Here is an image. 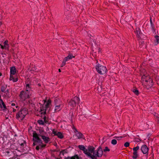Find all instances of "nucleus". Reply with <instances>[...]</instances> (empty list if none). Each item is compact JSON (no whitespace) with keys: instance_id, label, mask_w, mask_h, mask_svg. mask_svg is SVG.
Wrapping results in <instances>:
<instances>
[{"instance_id":"obj_3","label":"nucleus","mask_w":159,"mask_h":159,"mask_svg":"<svg viewBox=\"0 0 159 159\" xmlns=\"http://www.w3.org/2000/svg\"><path fill=\"white\" fill-rule=\"evenodd\" d=\"M31 94V93H28V92L22 91L20 92L19 96L20 99L22 100L25 101L26 99L30 98Z\"/></svg>"},{"instance_id":"obj_15","label":"nucleus","mask_w":159,"mask_h":159,"mask_svg":"<svg viewBox=\"0 0 159 159\" xmlns=\"http://www.w3.org/2000/svg\"><path fill=\"white\" fill-rule=\"evenodd\" d=\"M75 56H74L72 54L69 53L68 56L65 57L64 59L66 61L69 60L73 58H75Z\"/></svg>"},{"instance_id":"obj_29","label":"nucleus","mask_w":159,"mask_h":159,"mask_svg":"<svg viewBox=\"0 0 159 159\" xmlns=\"http://www.w3.org/2000/svg\"><path fill=\"white\" fill-rule=\"evenodd\" d=\"M97 51L96 49H93V51L95 53H99L100 52V49L98 48V47L97 48Z\"/></svg>"},{"instance_id":"obj_24","label":"nucleus","mask_w":159,"mask_h":159,"mask_svg":"<svg viewBox=\"0 0 159 159\" xmlns=\"http://www.w3.org/2000/svg\"><path fill=\"white\" fill-rule=\"evenodd\" d=\"M1 104L2 107V110L3 111H5L7 109V107L2 100L1 102Z\"/></svg>"},{"instance_id":"obj_25","label":"nucleus","mask_w":159,"mask_h":159,"mask_svg":"<svg viewBox=\"0 0 159 159\" xmlns=\"http://www.w3.org/2000/svg\"><path fill=\"white\" fill-rule=\"evenodd\" d=\"M150 22L151 26V27L152 28V29L153 31L154 32H155L156 30H155V28L154 25L153 24V23L152 22L151 18L150 19Z\"/></svg>"},{"instance_id":"obj_5","label":"nucleus","mask_w":159,"mask_h":159,"mask_svg":"<svg viewBox=\"0 0 159 159\" xmlns=\"http://www.w3.org/2000/svg\"><path fill=\"white\" fill-rule=\"evenodd\" d=\"M80 99L77 96L75 97L69 102V105L74 107L76 106V104L80 103Z\"/></svg>"},{"instance_id":"obj_55","label":"nucleus","mask_w":159,"mask_h":159,"mask_svg":"<svg viewBox=\"0 0 159 159\" xmlns=\"http://www.w3.org/2000/svg\"><path fill=\"white\" fill-rule=\"evenodd\" d=\"M18 107L17 106H16V108H17Z\"/></svg>"},{"instance_id":"obj_16","label":"nucleus","mask_w":159,"mask_h":159,"mask_svg":"<svg viewBox=\"0 0 159 159\" xmlns=\"http://www.w3.org/2000/svg\"><path fill=\"white\" fill-rule=\"evenodd\" d=\"M51 103V101L50 99H48L47 102L46 104L45 105V107L44 109L45 111L44 113H46V110L49 107V105Z\"/></svg>"},{"instance_id":"obj_32","label":"nucleus","mask_w":159,"mask_h":159,"mask_svg":"<svg viewBox=\"0 0 159 159\" xmlns=\"http://www.w3.org/2000/svg\"><path fill=\"white\" fill-rule=\"evenodd\" d=\"M43 121L44 122V123H46V124H49V121L48 120H46V118L45 116H44L43 117Z\"/></svg>"},{"instance_id":"obj_35","label":"nucleus","mask_w":159,"mask_h":159,"mask_svg":"<svg viewBox=\"0 0 159 159\" xmlns=\"http://www.w3.org/2000/svg\"><path fill=\"white\" fill-rule=\"evenodd\" d=\"M66 61L64 59L63 61L61 64V67H63V66H64L66 65Z\"/></svg>"},{"instance_id":"obj_23","label":"nucleus","mask_w":159,"mask_h":159,"mask_svg":"<svg viewBox=\"0 0 159 159\" xmlns=\"http://www.w3.org/2000/svg\"><path fill=\"white\" fill-rule=\"evenodd\" d=\"M4 45L5 48L6 49L8 50L9 48V45L8 44V41L6 40L3 43Z\"/></svg>"},{"instance_id":"obj_28","label":"nucleus","mask_w":159,"mask_h":159,"mask_svg":"<svg viewBox=\"0 0 159 159\" xmlns=\"http://www.w3.org/2000/svg\"><path fill=\"white\" fill-rule=\"evenodd\" d=\"M38 123L41 125H44V122L42 120H39L38 121Z\"/></svg>"},{"instance_id":"obj_30","label":"nucleus","mask_w":159,"mask_h":159,"mask_svg":"<svg viewBox=\"0 0 159 159\" xmlns=\"http://www.w3.org/2000/svg\"><path fill=\"white\" fill-rule=\"evenodd\" d=\"M117 143V141L115 139H113L111 141V143L113 145H116Z\"/></svg>"},{"instance_id":"obj_38","label":"nucleus","mask_w":159,"mask_h":159,"mask_svg":"<svg viewBox=\"0 0 159 159\" xmlns=\"http://www.w3.org/2000/svg\"><path fill=\"white\" fill-rule=\"evenodd\" d=\"M9 80H13H13H14V79L13 77V76L11 75H10V77L9 78Z\"/></svg>"},{"instance_id":"obj_40","label":"nucleus","mask_w":159,"mask_h":159,"mask_svg":"<svg viewBox=\"0 0 159 159\" xmlns=\"http://www.w3.org/2000/svg\"><path fill=\"white\" fill-rule=\"evenodd\" d=\"M64 150L60 152V154H62V155H64Z\"/></svg>"},{"instance_id":"obj_54","label":"nucleus","mask_w":159,"mask_h":159,"mask_svg":"<svg viewBox=\"0 0 159 159\" xmlns=\"http://www.w3.org/2000/svg\"><path fill=\"white\" fill-rule=\"evenodd\" d=\"M38 85H39V86H40V85L39 84Z\"/></svg>"},{"instance_id":"obj_1","label":"nucleus","mask_w":159,"mask_h":159,"mask_svg":"<svg viewBox=\"0 0 159 159\" xmlns=\"http://www.w3.org/2000/svg\"><path fill=\"white\" fill-rule=\"evenodd\" d=\"M89 153L88 157L92 159H98V158L101 157L103 154V151L101 146L95 150V148L92 146H89L88 148Z\"/></svg>"},{"instance_id":"obj_9","label":"nucleus","mask_w":159,"mask_h":159,"mask_svg":"<svg viewBox=\"0 0 159 159\" xmlns=\"http://www.w3.org/2000/svg\"><path fill=\"white\" fill-rule=\"evenodd\" d=\"M142 82L143 84L152 79L150 76L147 74L143 75L141 77Z\"/></svg>"},{"instance_id":"obj_34","label":"nucleus","mask_w":159,"mask_h":159,"mask_svg":"<svg viewBox=\"0 0 159 159\" xmlns=\"http://www.w3.org/2000/svg\"><path fill=\"white\" fill-rule=\"evenodd\" d=\"M11 148L14 150H16L17 149V147L14 145H12L11 146Z\"/></svg>"},{"instance_id":"obj_56","label":"nucleus","mask_w":159,"mask_h":159,"mask_svg":"<svg viewBox=\"0 0 159 159\" xmlns=\"http://www.w3.org/2000/svg\"><path fill=\"white\" fill-rule=\"evenodd\" d=\"M142 159V158H141V159Z\"/></svg>"},{"instance_id":"obj_57","label":"nucleus","mask_w":159,"mask_h":159,"mask_svg":"<svg viewBox=\"0 0 159 159\" xmlns=\"http://www.w3.org/2000/svg\"><path fill=\"white\" fill-rule=\"evenodd\" d=\"M9 159H11L10 158H9Z\"/></svg>"},{"instance_id":"obj_26","label":"nucleus","mask_w":159,"mask_h":159,"mask_svg":"<svg viewBox=\"0 0 159 159\" xmlns=\"http://www.w3.org/2000/svg\"><path fill=\"white\" fill-rule=\"evenodd\" d=\"M132 91L137 95H138L139 94V91L136 88L133 89Z\"/></svg>"},{"instance_id":"obj_37","label":"nucleus","mask_w":159,"mask_h":159,"mask_svg":"<svg viewBox=\"0 0 159 159\" xmlns=\"http://www.w3.org/2000/svg\"><path fill=\"white\" fill-rule=\"evenodd\" d=\"M124 145L125 147H127L129 146V142H126L125 143Z\"/></svg>"},{"instance_id":"obj_51","label":"nucleus","mask_w":159,"mask_h":159,"mask_svg":"<svg viewBox=\"0 0 159 159\" xmlns=\"http://www.w3.org/2000/svg\"><path fill=\"white\" fill-rule=\"evenodd\" d=\"M2 74L1 73H0V76H2Z\"/></svg>"},{"instance_id":"obj_41","label":"nucleus","mask_w":159,"mask_h":159,"mask_svg":"<svg viewBox=\"0 0 159 159\" xmlns=\"http://www.w3.org/2000/svg\"><path fill=\"white\" fill-rule=\"evenodd\" d=\"M0 46H1V48L2 49H5V47H4V46H3L2 45H1V44H0Z\"/></svg>"},{"instance_id":"obj_52","label":"nucleus","mask_w":159,"mask_h":159,"mask_svg":"<svg viewBox=\"0 0 159 159\" xmlns=\"http://www.w3.org/2000/svg\"><path fill=\"white\" fill-rule=\"evenodd\" d=\"M2 24V23L1 22H0V25H1Z\"/></svg>"},{"instance_id":"obj_2","label":"nucleus","mask_w":159,"mask_h":159,"mask_svg":"<svg viewBox=\"0 0 159 159\" xmlns=\"http://www.w3.org/2000/svg\"><path fill=\"white\" fill-rule=\"evenodd\" d=\"M28 114L27 109L26 108H21L16 114V118L19 120L22 121Z\"/></svg>"},{"instance_id":"obj_39","label":"nucleus","mask_w":159,"mask_h":159,"mask_svg":"<svg viewBox=\"0 0 159 159\" xmlns=\"http://www.w3.org/2000/svg\"><path fill=\"white\" fill-rule=\"evenodd\" d=\"M42 145L39 144V146H40L41 148H44L46 146V144H43L42 143V144H41Z\"/></svg>"},{"instance_id":"obj_4","label":"nucleus","mask_w":159,"mask_h":159,"mask_svg":"<svg viewBox=\"0 0 159 159\" xmlns=\"http://www.w3.org/2000/svg\"><path fill=\"white\" fill-rule=\"evenodd\" d=\"M97 72L101 74H105L107 71V69L105 66L100 65L99 64H97L96 67Z\"/></svg>"},{"instance_id":"obj_48","label":"nucleus","mask_w":159,"mask_h":159,"mask_svg":"<svg viewBox=\"0 0 159 159\" xmlns=\"http://www.w3.org/2000/svg\"><path fill=\"white\" fill-rule=\"evenodd\" d=\"M16 111V109H13V111L15 112Z\"/></svg>"},{"instance_id":"obj_21","label":"nucleus","mask_w":159,"mask_h":159,"mask_svg":"<svg viewBox=\"0 0 159 159\" xmlns=\"http://www.w3.org/2000/svg\"><path fill=\"white\" fill-rule=\"evenodd\" d=\"M16 72V69L14 66L12 67L10 69V75H15Z\"/></svg>"},{"instance_id":"obj_43","label":"nucleus","mask_w":159,"mask_h":159,"mask_svg":"<svg viewBox=\"0 0 159 159\" xmlns=\"http://www.w3.org/2000/svg\"><path fill=\"white\" fill-rule=\"evenodd\" d=\"M36 149L37 150H39V146H37L36 147Z\"/></svg>"},{"instance_id":"obj_7","label":"nucleus","mask_w":159,"mask_h":159,"mask_svg":"<svg viewBox=\"0 0 159 159\" xmlns=\"http://www.w3.org/2000/svg\"><path fill=\"white\" fill-rule=\"evenodd\" d=\"M78 148H80V150H82L83 151L84 153L88 157L89 152L88 148L89 146L87 148H85L84 146L83 145H79L78 146Z\"/></svg>"},{"instance_id":"obj_13","label":"nucleus","mask_w":159,"mask_h":159,"mask_svg":"<svg viewBox=\"0 0 159 159\" xmlns=\"http://www.w3.org/2000/svg\"><path fill=\"white\" fill-rule=\"evenodd\" d=\"M55 106H63L62 102L59 99H56L54 100Z\"/></svg>"},{"instance_id":"obj_44","label":"nucleus","mask_w":159,"mask_h":159,"mask_svg":"<svg viewBox=\"0 0 159 159\" xmlns=\"http://www.w3.org/2000/svg\"><path fill=\"white\" fill-rule=\"evenodd\" d=\"M18 80V79L16 78V79H14V80H13V82H16Z\"/></svg>"},{"instance_id":"obj_46","label":"nucleus","mask_w":159,"mask_h":159,"mask_svg":"<svg viewBox=\"0 0 159 159\" xmlns=\"http://www.w3.org/2000/svg\"><path fill=\"white\" fill-rule=\"evenodd\" d=\"M36 143H37V142H34V143H33V145L34 146H35V145H37Z\"/></svg>"},{"instance_id":"obj_18","label":"nucleus","mask_w":159,"mask_h":159,"mask_svg":"<svg viewBox=\"0 0 159 159\" xmlns=\"http://www.w3.org/2000/svg\"><path fill=\"white\" fill-rule=\"evenodd\" d=\"M7 88V86L6 85H3L2 86L1 88V91L2 92H4L7 93H8V90H7L6 91L5 90Z\"/></svg>"},{"instance_id":"obj_19","label":"nucleus","mask_w":159,"mask_h":159,"mask_svg":"<svg viewBox=\"0 0 159 159\" xmlns=\"http://www.w3.org/2000/svg\"><path fill=\"white\" fill-rule=\"evenodd\" d=\"M25 91L28 92V93H32V92L31 90V88L30 87V85L29 84H26V89Z\"/></svg>"},{"instance_id":"obj_12","label":"nucleus","mask_w":159,"mask_h":159,"mask_svg":"<svg viewBox=\"0 0 159 159\" xmlns=\"http://www.w3.org/2000/svg\"><path fill=\"white\" fill-rule=\"evenodd\" d=\"M145 84L148 89H149L152 87L153 85V80L152 79H150V80H148L147 82L143 83Z\"/></svg>"},{"instance_id":"obj_8","label":"nucleus","mask_w":159,"mask_h":159,"mask_svg":"<svg viewBox=\"0 0 159 159\" xmlns=\"http://www.w3.org/2000/svg\"><path fill=\"white\" fill-rule=\"evenodd\" d=\"M139 147L138 146L133 148V150L134 151V152L133 153V155L132 156V158L133 159H136L138 157V155L137 151L139 149Z\"/></svg>"},{"instance_id":"obj_6","label":"nucleus","mask_w":159,"mask_h":159,"mask_svg":"<svg viewBox=\"0 0 159 159\" xmlns=\"http://www.w3.org/2000/svg\"><path fill=\"white\" fill-rule=\"evenodd\" d=\"M33 140L35 142H37L42 144V142L39 136V135L36 131H34L33 133Z\"/></svg>"},{"instance_id":"obj_36","label":"nucleus","mask_w":159,"mask_h":159,"mask_svg":"<svg viewBox=\"0 0 159 159\" xmlns=\"http://www.w3.org/2000/svg\"><path fill=\"white\" fill-rule=\"evenodd\" d=\"M123 137L122 136H120V137H117V136H115L114 138L116 139L117 140H120L121 138H123Z\"/></svg>"},{"instance_id":"obj_33","label":"nucleus","mask_w":159,"mask_h":159,"mask_svg":"<svg viewBox=\"0 0 159 159\" xmlns=\"http://www.w3.org/2000/svg\"><path fill=\"white\" fill-rule=\"evenodd\" d=\"M79 159V156L77 155H76L72 157L70 159Z\"/></svg>"},{"instance_id":"obj_11","label":"nucleus","mask_w":159,"mask_h":159,"mask_svg":"<svg viewBox=\"0 0 159 159\" xmlns=\"http://www.w3.org/2000/svg\"><path fill=\"white\" fill-rule=\"evenodd\" d=\"M52 133L55 135L57 136L60 139H62L63 138V136L61 132L56 131L54 129H53Z\"/></svg>"},{"instance_id":"obj_17","label":"nucleus","mask_w":159,"mask_h":159,"mask_svg":"<svg viewBox=\"0 0 159 159\" xmlns=\"http://www.w3.org/2000/svg\"><path fill=\"white\" fill-rule=\"evenodd\" d=\"M75 135L77 137L78 139H80L81 138H83V135L82 133L80 132H76Z\"/></svg>"},{"instance_id":"obj_49","label":"nucleus","mask_w":159,"mask_h":159,"mask_svg":"<svg viewBox=\"0 0 159 159\" xmlns=\"http://www.w3.org/2000/svg\"><path fill=\"white\" fill-rule=\"evenodd\" d=\"M58 71L60 72H61V70L60 69H58Z\"/></svg>"},{"instance_id":"obj_20","label":"nucleus","mask_w":159,"mask_h":159,"mask_svg":"<svg viewBox=\"0 0 159 159\" xmlns=\"http://www.w3.org/2000/svg\"><path fill=\"white\" fill-rule=\"evenodd\" d=\"M63 106H55L54 108V112H57L61 110Z\"/></svg>"},{"instance_id":"obj_10","label":"nucleus","mask_w":159,"mask_h":159,"mask_svg":"<svg viewBox=\"0 0 159 159\" xmlns=\"http://www.w3.org/2000/svg\"><path fill=\"white\" fill-rule=\"evenodd\" d=\"M141 150L144 154H148L149 149L146 145H143L141 147Z\"/></svg>"},{"instance_id":"obj_45","label":"nucleus","mask_w":159,"mask_h":159,"mask_svg":"<svg viewBox=\"0 0 159 159\" xmlns=\"http://www.w3.org/2000/svg\"><path fill=\"white\" fill-rule=\"evenodd\" d=\"M78 131L77 130V129L75 128V131H74V132L76 134V132H77Z\"/></svg>"},{"instance_id":"obj_22","label":"nucleus","mask_w":159,"mask_h":159,"mask_svg":"<svg viewBox=\"0 0 159 159\" xmlns=\"http://www.w3.org/2000/svg\"><path fill=\"white\" fill-rule=\"evenodd\" d=\"M155 38V45H157L159 43V36L157 35H156L154 36Z\"/></svg>"},{"instance_id":"obj_42","label":"nucleus","mask_w":159,"mask_h":159,"mask_svg":"<svg viewBox=\"0 0 159 159\" xmlns=\"http://www.w3.org/2000/svg\"><path fill=\"white\" fill-rule=\"evenodd\" d=\"M2 101V99H0V107L1 108H2V105L1 104V102Z\"/></svg>"},{"instance_id":"obj_50","label":"nucleus","mask_w":159,"mask_h":159,"mask_svg":"<svg viewBox=\"0 0 159 159\" xmlns=\"http://www.w3.org/2000/svg\"><path fill=\"white\" fill-rule=\"evenodd\" d=\"M23 143H21V144H20V145L21 146H23Z\"/></svg>"},{"instance_id":"obj_27","label":"nucleus","mask_w":159,"mask_h":159,"mask_svg":"<svg viewBox=\"0 0 159 159\" xmlns=\"http://www.w3.org/2000/svg\"><path fill=\"white\" fill-rule=\"evenodd\" d=\"M135 33L137 35L138 37H139L140 36V31L139 29H138V30H136V31L135 32Z\"/></svg>"},{"instance_id":"obj_53","label":"nucleus","mask_w":159,"mask_h":159,"mask_svg":"<svg viewBox=\"0 0 159 159\" xmlns=\"http://www.w3.org/2000/svg\"><path fill=\"white\" fill-rule=\"evenodd\" d=\"M0 99H1V96H0Z\"/></svg>"},{"instance_id":"obj_47","label":"nucleus","mask_w":159,"mask_h":159,"mask_svg":"<svg viewBox=\"0 0 159 159\" xmlns=\"http://www.w3.org/2000/svg\"><path fill=\"white\" fill-rule=\"evenodd\" d=\"M11 106H15V104L14 103H12L11 104Z\"/></svg>"},{"instance_id":"obj_14","label":"nucleus","mask_w":159,"mask_h":159,"mask_svg":"<svg viewBox=\"0 0 159 159\" xmlns=\"http://www.w3.org/2000/svg\"><path fill=\"white\" fill-rule=\"evenodd\" d=\"M39 136L42 137V139L46 143H48L50 140V139L49 137H47L45 136L41 135H39Z\"/></svg>"},{"instance_id":"obj_31","label":"nucleus","mask_w":159,"mask_h":159,"mask_svg":"<svg viewBox=\"0 0 159 159\" xmlns=\"http://www.w3.org/2000/svg\"><path fill=\"white\" fill-rule=\"evenodd\" d=\"M103 151L104 152H109L110 151V149L108 148L107 147H106L105 149H103Z\"/></svg>"}]
</instances>
